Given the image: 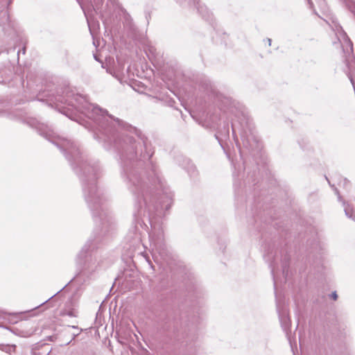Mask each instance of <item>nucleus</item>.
Wrapping results in <instances>:
<instances>
[{"mask_svg":"<svg viewBox=\"0 0 355 355\" xmlns=\"http://www.w3.org/2000/svg\"><path fill=\"white\" fill-rule=\"evenodd\" d=\"M268 43H269V45H270V44H271V40L269 38L268 39Z\"/></svg>","mask_w":355,"mask_h":355,"instance_id":"nucleus-16","label":"nucleus"},{"mask_svg":"<svg viewBox=\"0 0 355 355\" xmlns=\"http://www.w3.org/2000/svg\"><path fill=\"white\" fill-rule=\"evenodd\" d=\"M53 142L61 150L66 152L67 154V157L69 160H70V157L68 155H71L75 160L77 159V156L79 154L78 148L73 141L67 139H59V141Z\"/></svg>","mask_w":355,"mask_h":355,"instance_id":"nucleus-6","label":"nucleus"},{"mask_svg":"<svg viewBox=\"0 0 355 355\" xmlns=\"http://www.w3.org/2000/svg\"><path fill=\"white\" fill-rule=\"evenodd\" d=\"M67 315H69L70 317L76 316L72 311L68 312Z\"/></svg>","mask_w":355,"mask_h":355,"instance_id":"nucleus-13","label":"nucleus"},{"mask_svg":"<svg viewBox=\"0 0 355 355\" xmlns=\"http://www.w3.org/2000/svg\"><path fill=\"white\" fill-rule=\"evenodd\" d=\"M331 297H332L334 300H337V298H338V295H337V294H336V292H333V293H331Z\"/></svg>","mask_w":355,"mask_h":355,"instance_id":"nucleus-11","label":"nucleus"},{"mask_svg":"<svg viewBox=\"0 0 355 355\" xmlns=\"http://www.w3.org/2000/svg\"><path fill=\"white\" fill-rule=\"evenodd\" d=\"M79 3H80V6H81V8L83 9V6H85V1H78Z\"/></svg>","mask_w":355,"mask_h":355,"instance_id":"nucleus-14","label":"nucleus"},{"mask_svg":"<svg viewBox=\"0 0 355 355\" xmlns=\"http://www.w3.org/2000/svg\"><path fill=\"white\" fill-rule=\"evenodd\" d=\"M128 177L132 184L131 190L137 196V212L134 213V216L137 218L146 217L151 222V218L157 208L147 201L150 191L148 184L136 171L130 172Z\"/></svg>","mask_w":355,"mask_h":355,"instance_id":"nucleus-1","label":"nucleus"},{"mask_svg":"<svg viewBox=\"0 0 355 355\" xmlns=\"http://www.w3.org/2000/svg\"><path fill=\"white\" fill-rule=\"evenodd\" d=\"M45 137L49 139V140H51V139L49 137H48V135H46Z\"/></svg>","mask_w":355,"mask_h":355,"instance_id":"nucleus-20","label":"nucleus"},{"mask_svg":"<svg viewBox=\"0 0 355 355\" xmlns=\"http://www.w3.org/2000/svg\"><path fill=\"white\" fill-rule=\"evenodd\" d=\"M85 114L89 119L95 121L103 128H105L108 123L107 118L115 121L119 125L122 123V121L119 119L114 118L112 115L109 114L107 110H103L98 105L93 104L87 105L85 107Z\"/></svg>","mask_w":355,"mask_h":355,"instance_id":"nucleus-3","label":"nucleus"},{"mask_svg":"<svg viewBox=\"0 0 355 355\" xmlns=\"http://www.w3.org/2000/svg\"><path fill=\"white\" fill-rule=\"evenodd\" d=\"M21 336L24 337H29L33 334V331H26V333H24V331H21Z\"/></svg>","mask_w":355,"mask_h":355,"instance_id":"nucleus-10","label":"nucleus"},{"mask_svg":"<svg viewBox=\"0 0 355 355\" xmlns=\"http://www.w3.org/2000/svg\"><path fill=\"white\" fill-rule=\"evenodd\" d=\"M350 81L352 82V85H354L353 80L352 78H350Z\"/></svg>","mask_w":355,"mask_h":355,"instance_id":"nucleus-19","label":"nucleus"},{"mask_svg":"<svg viewBox=\"0 0 355 355\" xmlns=\"http://www.w3.org/2000/svg\"><path fill=\"white\" fill-rule=\"evenodd\" d=\"M85 270H87V269L89 270V269H90V266H85Z\"/></svg>","mask_w":355,"mask_h":355,"instance_id":"nucleus-17","label":"nucleus"},{"mask_svg":"<svg viewBox=\"0 0 355 355\" xmlns=\"http://www.w3.org/2000/svg\"><path fill=\"white\" fill-rule=\"evenodd\" d=\"M84 250H85L83 249V250L80 252V254H79V255H78V259L80 261V259H82V258H81V256H82V254H83Z\"/></svg>","mask_w":355,"mask_h":355,"instance_id":"nucleus-12","label":"nucleus"},{"mask_svg":"<svg viewBox=\"0 0 355 355\" xmlns=\"http://www.w3.org/2000/svg\"><path fill=\"white\" fill-rule=\"evenodd\" d=\"M98 219L102 225L101 234L105 235L114 229V224L112 218L103 209H102V213L99 214Z\"/></svg>","mask_w":355,"mask_h":355,"instance_id":"nucleus-7","label":"nucleus"},{"mask_svg":"<svg viewBox=\"0 0 355 355\" xmlns=\"http://www.w3.org/2000/svg\"><path fill=\"white\" fill-rule=\"evenodd\" d=\"M21 52V51H18V54ZM21 52L23 54H25V52H26V48L24 47L22 49H21Z\"/></svg>","mask_w":355,"mask_h":355,"instance_id":"nucleus-15","label":"nucleus"},{"mask_svg":"<svg viewBox=\"0 0 355 355\" xmlns=\"http://www.w3.org/2000/svg\"><path fill=\"white\" fill-rule=\"evenodd\" d=\"M150 241V249L155 261L157 260V254L162 257L166 255V248L164 243L163 232L159 230L157 233L153 232L149 234Z\"/></svg>","mask_w":355,"mask_h":355,"instance_id":"nucleus-4","label":"nucleus"},{"mask_svg":"<svg viewBox=\"0 0 355 355\" xmlns=\"http://www.w3.org/2000/svg\"><path fill=\"white\" fill-rule=\"evenodd\" d=\"M309 4L310 7H311L312 6V1H309Z\"/></svg>","mask_w":355,"mask_h":355,"instance_id":"nucleus-18","label":"nucleus"},{"mask_svg":"<svg viewBox=\"0 0 355 355\" xmlns=\"http://www.w3.org/2000/svg\"><path fill=\"white\" fill-rule=\"evenodd\" d=\"M334 31L336 32L338 40L341 44L345 57L347 60H349L353 52V44L352 41L340 25L335 24Z\"/></svg>","mask_w":355,"mask_h":355,"instance_id":"nucleus-5","label":"nucleus"},{"mask_svg":"<svg viewBox=\"0 0 355 355\" xmlns=\"http://www.w3.org/2000/svg\"><path fill=\"white\" fill-rule=\"evenodd\" d=\"M80 167L81 168H83V174L85 175V177L89 178L91 180V186H88V188H86L85 187H84L85 193H86L87 189H88V194L86 195V200L92 209H97L98 207L101 204V200L95 185L96 174L98 168L97 166H84Z\"/></svg>","mask_w":355,"mask_h":355,"instance_id":"nucleus-2","label":"nucleus"},{"mask_svg":"<svg viewBox=\"0 0 355 355\" xmlns=\"http://www.w3.org/2000/svg\"><path fill=\"white\" fill-rule=\"evenodd\" d=\"M16 349V345H6L0 347V349L6 353L10 354L12 352H15Z\"/></svg>","mask_w":355,"mask_h":355,"instance_id":"nucleus-9","label":"nucleus"},{"mask_svg":"<svg viewBox=\"0 0 355 355\" xmlns=\"http://www.w3.org/2000/svg\"><path fill=\"white\" fill-rule=\"evenodd\" d=\"M345 212L348 218L355 220V211L352 207H350L349 205L346 206L345 207Z\"/></svg>","mask_w":355,"mask_h":355,"instance_id":"nucleus-8","label":"nucleus"}]
</instances>
